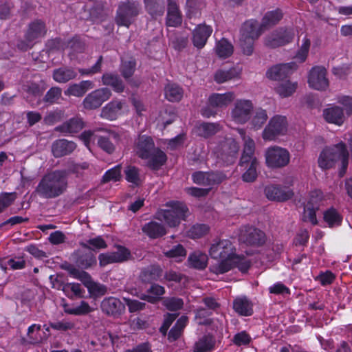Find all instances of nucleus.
<instances>
[{
    "mask_svg": "<svg viewBox=\"0 0 352 352\" xmlns=\"http://www.w3.org/2000/svg\"><path fill=\"white\" fill-rule=\"evenodd\" d=\"M67 187V172L55 170L43 176L35 191L43 199H54L64 194Z\"/></svg>",
    "mask_w": 352,
    "mask_h": 352,
    "instance_id": "1",
    "label": "nucleus"
},
{
    "mask_svg": "<svg viewBox=\"0 0 352 352\" xmlns=\"http://www.w3.org/2000/svg\"><path fill=\"white\" fill-rule=\"evenodd\" d=\"M134 151L143 160H147V166L152 170L160 169L166 162V155L155 147L153 139L147 135H140L135 140Z\"/></svg>",
    "mask_w": 352,
    "mask_h": 352,
    "instance_id": "2",
    "label": "nucleus"
},
{
    "mask_svg": "<svg viewBox=\"0 0 352 352\" xmlns=\"http://www.w3.org/2000/svg\"><path fill=\"white\" fill-rule=\"evenodd\" d=\"M209 253L211 258L219 261L210 266L212 272L217 274H224L232 269L230 260L235 254V248L230 240H220L212 244Z\"/></svg>",
    "mask_w": 352,
    "mask_h": 352,
    "instance_id": "3",
    "label": "nucleus"
},
{
    "mask_svg": "<svg viewBox=\"0 0 352 352\" xmlns=\"http://www.w3.org/2000/svg\"><path fill=\"white\" fill-rule=\"evenodd\" d=\"M348 157L349 153L346 145L341 142L332 147L324 148L321 152L318 158V165L322 169H329L334 165L335 162L340 160L342 167L339 174L340 177H343L348 166Z\"/></svg>",
    "mask_w": 352,
    "mask_h": 352,
    "instance_id": "4",
    "label": "nucleus"
},
{
    "mask_svg": "<svg viewBox=\"0 0 352 352\" xmlns=\"http://www.w3.org/2000/svg\"><path fill=\"white\" fill-rule=\"evenodd\" d=\"M60 267L67 271L73 278L80 280L92 296H102L106 294L107 287L102 284L93 281L90 274L87 272L80 270L76 268L74 265L67 262L63 263Z\"/></svg>",
    "mask_w": 352,
    "mask_h": 352,
    "instance_id": "5",
    "label": "nucleus"
},
{
    "mask_svg": "<svg viewBox=\"0 0 352 352\" xmlns=\"http://www.w3.org/2000/svg\"><path fill=\"white\" fill-rule=\"evenodd\" d=\"M239 146L232 138H224L214 148L213 153L217 162L223 166L233 164L237 157Z\"/></svg>",
    "mask_w": 352,
    "mask_h": 352,
    "instance_id": "6",
    "label": "nucleus"
},
{
    "mask_svg": "<svg viewBox=\"0 0 352 352\" xmlns=\"http://www.w3.org/2000/svg\"><path fill=\"white\" fill-rule=\"evenodd\" d=\"M168 209L159 210L155 216L160 221H164L169 227H176L181 220H184L188 211L187 206L180 202H171L166 204Z\"/></svg>",
    "mask_w": 352,
    "mask_h": 352,
    "instance_id": "7",
    "label": "nucleus"
},
{
    "mask_svg": "<svg viewBox=\"0 0 352 352\" xmlns=\"http://www.w3.org/2000/svg\"><path fill=\"white\" fill-rule=\"evenodd\" d=\"M290 157L289 151L278 146H270L265 151L266 166L272 170L287 166L289 164Z\"/></svg>",
    "mask_w": 352,
    "mask_h": 352,
    "instance_id": "8",
    "label": "nucleus"
},
{
    "mask_svg": "<svg viewBox=\"0 0 352 352\" xmlns=\"http://www.w3.org/2000/svg\"><path fill=\"white\" fill-rule=\"evenodd\" d=\"M80 245L82 248L75 250L69 257V259L75 264L74 266L80 270H87L96 266L97 260L91 247L85 242H80Z\"/></svg>",
    "mask_w": 352,
    "mask_h": 352,
    "instance_id": "9",
    "label": "nucleus"
},
{
    "mask_svg": "<svg viewBox=\"0 0 352 352\" xmlns=\"http://www.w3.org/2000/svg\"><path fill=\"white\" fill-rule=\"evenodd\" d=\"M140 6L136 1L122 2L118 8L116 23L129 28L139 14Z\"/></svg>",
    "mask_w": 352,
    "mask_h": 352,
    "instance_id": "10",
    "label": "nucleus"
},
{
    "mask_svg": "<svg viewBox=\"0 0 352 352\" xmlns=\"http://www.w3.org/2000/svg\"><path fill=\"white\" fill-rule=\"evenodd\" d=\"M287 118L280 115L273 116L264 129L262 137L265 140H274L278 136L284 135L287 131Z\"/></svg>",
    "mask_w": 352,
    "mask_h": 352,
    "instance_id": "11",
    "label": "nucleus"
},
{
    "mask_svg": "<svg viewBox=\"0 0 352 352\" xmlns=\"http://www.w3.org/2000/svg\"><path fill=\"white\" fill-rule=\"evenodd\" d=\"M111 95V91L107 87L95 89L85 96L82 105L86 110L97 109L107 101Z\"/></svg>",
    "mask_w": 352,
    "mask_h": 352,
    "instance_id": "12",
    "label": "nucleus"
},
{
    "mask_svg": "<svg viewBox=\"0 0 352 352\" xmlns=\"http://www.w3.org/2000/svg\"><path fill=\"white\" fill-rule=\"evenodd\" d=\"M253 109L254 105L251 100H236L230 113L232 120L237 124L246 123L250 119Z\"/></svg>",
    "mask_w": 352,
    "mask_h": 352,
    "instance_id": "13",
    "label": "nucleus"
},
{
    "mask_svg": "<svg viewBox=\"0 0 352 352\" xmlns=\"http://www.w3.org/2000/svg\"><path fill=\"white\" fill-rule=\"evenodd\" d=\"M239 240L247 245L258 247L265 243V234L254 227L244 226L240 229Z\"/></svg>",
    "mask_w": 352,
    "mask_h": 352,
    "instance_id": "14",
    "label": "nucleus"
},
{
    "mask_svg": "<svg viewBox=\"0 0 352 352\" xmlns=\"http://www.w3.org/2000/svg\"><path fill=\"white\" fill-rule=\"evenodd\" d=\"M226 179V175L221 171H197L192 175V179L194 183L210 188L212 186L220 184Z\"/></svg>",
    "mask_w": 352,
    "mask_h": 352,
    "instance_id": "15",
    "label": "nucleus"
},
{
    "mask_svg": "<svg viewBox=\"0 0 352 352\" xmlns=\"http://www.w3.org/2000/svg\"><path fill=\"white\" fill-rule=\"evenodd\" d=\"M47 33L45 23L41 19H36L31 22L28 27L25 33V40L23 41V50L25 47H32L35 41L43 37Z\"/></svg>",
    "mask_w": 352,
    "mask_h": 352,
    "instance_id": "16",
    "label": "nucleus"
},
{
    "mask_svg": "<svg viewBox=\"0 0 352 352\" xmlns=\"http://www.w3.org/2000/svg\"><path fill=\"white\" fill-rule=\"evenodd\" d=\"M294 37V32L292 30L280 28L269 34L265 40L266 46L276 48L290 43Z\"/></svg>",
    "mask_w": 352,
    "mask_h": 352,
    "instance_id": "17",
    "label": "nucleus"
},
{
    "mask_svg": "<svg viewBox=\"0 0 352 352\" xmlns=\"http://www.w3.org/2000/svg\"><path fill=\"white\" fill-rule=\"evenodd\" d=\"M264 194L270 201L284 202L292 198L294 192L287 187L278 184H268L264 188Z\"/></svg>",
    "mask_w": 352,
    "mask_h": 352,
    "instance_id": "18",
    "label": "nucleus"
},
{
    "mask_svg": "<svg viewBox=\"0 0 352 352\" xmlns=\"http://www.w3.org/2000/svg\"><path fill=\"white\" fill-rule=\"evenodd\" d=\"M130 256L131 253L128 249L120 246L116 252L99 254V265L100 267H104L111 263L124 262L129 260Z\"/></svg>",
    "mask_w": 352,
    "mask_h": 352,
    "instance_id": "19",
    "label": "nucleus"
},
{
    "mask_svg": "<svg viewBox=\"0 0 352 352\" xmlns=\"http://www.w3.org/2000/svg\"><path fill=\"white\" fill-rule=\"evenodd\" d=\"M327 70L323 67H314L309 72L308 83L316 90H324L329 87V80L326 77Z\"/></svg>",
    "mask_w": 352,
    "mask_h": 352,
    "instance_id": "20",
    "label": "nucleus"
},
{
    "mask_svg": "<svg viewBox=\"0 0 352 352\" xmlns=\"http://www.w3.org/2000/svg\"><path fill=\"white\" fill-rule=\"evenodd\" d=\"M102 311L107 316L118 317L125 311V305L116 297L104 298L100 305Z\"/></svg>",
    "mask_w": 352,
    "mask_h": 352,
    "instance_id": "21",
    "label": "nucleus"
},
{
    "mask_svg": "<svg viewBox=\"0 0 352 352\" xmlns=\"http://www.w3.org/2000/svg\"><path fill=\"white\" fill-rule=\"evenodd\" d=\"M297 69V65L291 62L275 65L267 72V76L274 80H283Z\"/></svg>",
    "mask_w": 352,
    "mask_h": 352,
    "instance_id": "22",
    "label": "nucleus"
},
{
    "mask_svg": "<svg viewBox=\"0 0 352 352\" xmlns=\"http://www.w3.org/2000/svg\"><path fill=\"white\" fill-rule=\"evenodd\" d=\"M125 100L114 99L102 107L100 112V117L109 120H115L122 114L124 107Z\"/></svg>",
    "mask_w": 352,
    "mask_h": 352,
    "instance_id": "23",
    "label": "nucleus"
},
{
    "mask_svg": "<svg viewBox=\"0 0 352 352\" xmlns=\"http://www.w3.org/2000/svg\"><path fill=\"white\" fill-rule=\"evenodd\" d=\"M182 23V14L179 6L174 0H167V14L166 25L168 27L177 28Z\"/></svg>",
    "mask_w": 352,
    "mask_h": 352,
    "instance_id": "24",
    "label": "nucleus"
},
{
    "mask_svg": "<svg viewBox=\"0 0 352 352\" xmlns=\"http://www.w3.org/2000/svg\"><path fill=\"white\" fill-rule=\"evenodd\" d=\"M46 89L45 82L43 80L35 82L33 80H28L23 85V93L28 101H32L35 98L40 97Z\"/></svg>",
    "mask_w": 352,
    "mask_h": 352,
    "instance_id": "25",
    "label": "nucleus"
},
{
    "mask_svg": "<svg viewBox=\"0 0 352 352\" xmlns=\"http://www.w3.org/2000/svg\"><path fill=\"white\" fill-rule=\"evenodd\" d=\"M76 147V144L74 142L64 139L58 140L52 144V152L55 157H61L72 153Z\"/></svg>",
    "mask_w": 352,
    "mask_h": 352,
    "instance_id": "26",
    "label": "nucleus"
},
{
    "mask_svg": "<svg viewBox=\"0 0 352 352\" xmlns=\"http://www.w3.org/2000/svg\"><path fill=\"white\" fill-rule=\"evenodd\" d=\"M212 32L210 26L200 24L193 31L192 43L197 48H202L206 45L208 37Z\"/></svg>",
    "mask_w": 352,
    "mask_h": 352,
    "instance_id": "27",
    "label": "nucleus"
},
{
    "mask_svg": "<svg viewBox=\"0 0 352 352\" xmlns=\"http://www.w3.org/2000/svg\"><path fill=\"white\" fill-rule=\"evenodd\" d=\"M234 92H227L225 94H212L208 98V104L210 107L214 108H224L229 105L234 99Z\"/></svg>",
    "mask_w": 352,
    "mask_h": 352,
    "instance_id": "28",
    "label": "nucleus"
},
{
    "mask_svg": "<svg viewBox=\"0 0 352 352\" xmlns=\"http://www.w3.org/2000/svg\"><path fill=\"white\" fill-rule=\"evenodd\" d=\"M101 80L104 85L111 87L116 93H122L125 89L124 81L120 76L116 73H104L102 76Z\"/></svg>",
    "mask_w": 352,
    "mask_h": 352,
    "instance_id": "29",
    "label": "nucleus"
},
{
    "mask_svg": "<svg viewBox=\"0 0 352 352\" xmlns=\"http://www.w3.org/2000/svg\"><path fill=\"white\" fill-rule=\"evenodd\" d=\"M144 8L152 19L163 16L165 12V0H143Z\"/></svg>",
    "mask_w": 352,
    "mask_h": 352,
    "instance_id": "30",
    "label": "nucleus"
},
{
    "mask_svg": "<svg viewBox=\"0 0 352 352\" xmlns=\"http://www.w3.org/2000/svg\"><path fill=\"white\" fill-rule=\"evenodd\" d=\"M94 87V84L91 80H82L79 83H74L70 85L68 88L65 91L66 96L82 97L85 94Z\"/></svg>",
    "mask_w": 352,
    "mask_h": 352,
    "instance_id": "31",
    "label": "nucleus"
},
{
    "mask_svg": "<svg viewBox=\"0 0 352 352\" xmlns=\"http://www.w3.org/2000/svg\"><path fill=\"white\" fill-rule=\"evenodd\" d=\"M325 120L329 123L341 125L344 122V116L342 108L334 106L326 109L323 111Z\"/></svg>",
    "mask_w": 352,
    "mask_h": 352,
    "instance_id": "32",
    "label": "nucleus"
},
{
    "mask_svg": "<svg viewBox=\"0 0 352 352\" xmlns=\"http://www.w3.org/2000/svg\"><path fill=\"white\" fill-rule=\"evenodd\" d=\"M84 127V122L82 118L75 117L69 119L60 126L56 127V131L65 133H75L80 131Z\"/></svg>",
    "mask_w": 352,
    "mask_h": 352,
    "instance_id": "33",
    "label": "nucleus"
},
{
    "mask_svg": "<svg viewBox=\"0 0 352 352\" xmlns=\"http://www.w3.org/2000/svg\"><path fill=\"white\" fill-rule=\"evenodd\" d=\"M162 275V270L158 265H150L144 268L140 274V279L143 283H151L157 280Z\"/></svg>",
    "mask_w": 352,
    "mask_h": 352,
    "instance_id": "34",
    "label": "nucleus"
},
{
    "mask_svg": "<svg viewBox=\"0 0 352 352\" xmlns=\"http://www.w3.org/2000/svg\"><path fill=\"white\" fill-rule=\"evenodd\" d=\"M264 30V28H261V25L258 27L256 21L250 20L243 23L241 30V34L248 38L257 39Z\"/></svg>",
    "mask_w": 352,
    "mask_h": 352,
    "instance_id": "35",
    "label": "nucleus"
},
{
    "mask_svg": "<svg viewBox=\"0 0 352 352\" xmlns=\"http://www.w3.org/2000/svg\"><path fill=\"white\" fill-rule=\"evenodd\" d=\"M142 232L151 239H157L166 234V228L161 223L150 221L142 226Z\"/></svg>",
    "mask_w": 352,
    "mask_h": 352,
    "instance_id": "36",
    "label": "nucleus"
},
{
    "mask_svg": "<svg viewBox=\"0 0 352 352\" xmlns=\"http://www.w3.org/2000/svg\"><path fill=\"white\" fill-rule=\"evenodd\" d=\"M197 134L204 138H208L221 131V127L218 123L202 122L196 126Z\"/></svg>",
    "mask_w": 352,
    "mask_h": 352,
    "instance_id": "37",
    "label": "nucleus"
},
{
    "mask_svg": "<svg viewBox=\"0 0 352 352\" xmlns=\"http://www.w3.org/2000/svg\"><path fill=\"white\" fill-rule=\"evenodd\" d=\"M77 76L76 72L69 67H60L53 72V79L58 83H65L74 79Z\"/></svg>",
    "mask_w": 352,
    "mask_h": 352,
    "instance_id": "38",
    "label": "nucleus"
},
{
    "mask_svg": "<svg viewBox=\"0 0 352 352\" xmlns=\"http://www.w3.org/2000/svg\"><path fill=\"white\" fill-rule=\"evenodd\" d=\"M240 73V70L236 67L229 69H219L215 72L214 79L217 83L221 84L239 78Z\"/></svg>",
    "mask_w": 352,
    "mask_h": 352,
    "instance_id": "39",
    "label": "nucleus"
},
{
    "mask_svg": "<svg viewBox=\"0 0 352 352\" xmlns=\"http://www.w3.org/2000/svg\"><path fill=\"white\" fill-rule=\"evenodd\" d=\"M8 266L12 270H21L22 269V257L16 258H10L6 261L5 258H0V280H3L6 278V270Z\"/></svg>",
    "mask_w": 352,
    "mask_h": 352,
    "instance_id": "40",
    "label": "nucleus"
},
{
    "mask_svg": "<svg viewBox=\"0 0 352 352\" xmlns=\"http://www.w3.org/2000/svg\"><path fill=\"white\" fill-rule=\"evenodd\" d=\"M188 262L192 268L204 270L207 266L208 256L201 252H195L189 255Z\"/></svg>",
    "mask_w": 352,
    "mask_h": 352,
    "instance_id": "41",
    "label": "nucleus"
},
{
    "mask_svg": "<svg viewBox=\"0 0 352 352\" xmlns=\"http://www.w3.org/2000/svg\"><path fill=\"white\" fill-rule=\"evenodd\" d=\"M233 308L236 312L242 316L252 314V306L246 298H238L234 300Z\"/></svg>",
    "mask_w": 352,
    "mask_h": 352,
    "instance_id": "42",
    "label": "nucleus"
},
{
    "mask_svg": "<svg viewBox=\"0 0 352 352\" xmlns=\"http://www.w3.org/2000/svg\"><path fill=\"white\" fill-rule=\"evenodd\" d=\"M283 18L282 12L277 9L274 11L267 12L262 19L261 28L266 29L276 25Z\"/></svg>",
    "mask_w": 352,
    "mask_h": 352,
    "instance_id": "43",
    "label": "nucleus"
},
{
    "mask_svg": "<svg viewBox=\"0 0 352 352\" xmlns=\"http://www.w3.org/2000/svg\"><path fill=\"white\" fill-rule=\"evenodd\" d=\"M188 322V318L186 316H182L179 318L173 327L170 330L168 334V339L170 342L177 340L182 335L184 327Z\"/></svg>",
    "mask_w": 352,
    "mask_h": 352,
    "instance_id": "44",
    "label": "nucleus"
},
{
    "mask_svg": "<svg viewBox=\"0 0 352 352\" xmlns=\"http://www.w3.org/2000/svg\"><path fill=\"white\" fill-rule=\"evenodd\" d=\"M214 345V341L212 336H204L195 342L193 347L194 352H209Z\"/></svg>",
    "mask_w": 352,
    "mask_h": 352,
    "instance_id": "45",
    "label": "nucleus"
},
{
    "mask_svg": "<svg viewBox=\"0 0 352 352\" xmlns=\"http://www.w3.org/2000/svg\"><path fill=\"white\" fill-rule=\"evenodd\" d=\"M268 119L266 110L262 108H256L251 120V125L255 129H260Z\"/></svg>",
    "mask_w": 352,
    "mask_h": 352,
    "instance_id": "46",
    "label": "nucleus"
},
{
    "mask_svg": "<svg viewBox=\"0 0 352 352\" xmlns=\"http://www.w3.org/2000/svg\"><path fill=\"white\" fill-rule=\"evenodd\" d=\"M164 91L166 98L170 102H178L183 97V90L177 85L168 84Z\"/></svg>",
    "mask_w": 352,
    "mask_h": 352,
    "instance_id": "47",
    "label": "nucleus"
},
{
    "mask_svg": "<svg viewBox=\"0 0 352 352\" xmlns=\"http://www.w3.org/2000/svg\"><path fill=\"white\" fill-rule=\"evenodd\" d=\"M297 88L296 82L289 80L282 81L276 87V91L283 98L290 96Z\"/></svg>",
    "mask_w": 352,
    "mask_h": 352,
    "instance_id": "48",
    "label": "nucleus"
},
{
    "mask_svg": "<svg viewBox=\"0 0 352 352\" xmlns=\"http://www.w3.org/2000/svg\"><path fill=\"white\" fill-rule=\"evenodd\" d=\"M324 220L329 227H333L341 224L342 217L335 208H331L324 212Z\"/></svg>",
    "mask_w": 352,
    "mask_h": 352,
    "instance_id": "49",
    "label": "nucleus"
},
{
    "mask_svg": "<svg viewBox=\"0 0 352 352\" xmlns=\"http://www.w3.org/2000/svg\"><path fill=\"white\" fill-rule=\"evenodd\" d=\"M216 52L221 58H227L233 53V46L226 39L220 40L216 46Z\"/></svg>",
    "mask_w": 352,
    "mask_h": 352,
    "instance_id": "50",
    "label": "nucleus"
},
{
    "mask_svg": "<svg viewBox=\"0 0 352 352\" xmlns=\"http://www.w3.org/2000/svg\"><path fill=\"white\" fill-rule=\"evenodd\" d=\"M136 68L134 60H122L120 66V72L125 80H128L133 75Z\"/></svg>",
    "mask_w": 352,
    "mask_h": 352,
    "instance_id": "51",
    "label": "nucleus"
},
{
    "mask_svg": "<svg viewBox=\"0 0 352 352\" xmlns=\"http://www.w3.org/2000/svg\"><path fill=\"white\" fill-rule=\"evenodd\" d=\"M62 96V89L58 87L50 88L45 94L43 101L47 104L57 103Z\"/></svg>",
    "mask_w": 352,
    "mask_h": 352,
    "instance_id": "52",
    "label": "nucleus"
},
{
    "mask_svg": "<svg viewBox=\"0 0 352 352\" xmlns=\"http://www.w3.org/2000/svg\"><path fill=\"white\" fill-rule=\"evenodd\" d=\"M170 42L173 48L179 51L185 48L187 45L188 38L179 33H174L170 37Z\"/></svg>",
    "mask_w": 352,
    "mask_h": 352,
    "instance_id": "53",
    "label": "nucleus"
},
{
    "mask_svg": "<svg viewBox=\"0 0 352 352\" xmlns=\"http://www.w3.org/2000/svg\"><path fill=\"white\" fill-rule=\"evenodd\" d=\"M163 305L167 309L175 311L182 308L184 301L179 298L168 297L163 299Z\"/></svg>",
    "mask_w": 352,
    "mask_h": 352,
    "instance_id": "54",
    "label": "nucleus"
},
{
    "mask_svg": "<svg viewBox=\"0 0 352 352\" xmlns=\"http://www.w3.org/2000/svg\"><path fill=\"white\" fill-rule=\"evenodd\" d=\"M230 263H232V268L236 267L243 273L246 272L250 267V262L249 260L243 257H241L236 254L230 260Z\"/></svg>",
    "mask_w": 352,
    "mask_h": 352,
    "instance_id": "55",
    "label": "nucleus"
},
{
    "mask_svg": "<svg viewBox=\"0 0 352 352\" xmlns=\"http://www.w3.org/2000/svg\"><path fill=\"white\" fill-rule=\"evenodd\" d=\"M239 133L244 140V147L243 154L254 155L255 144L254 142L250 138L245 136V131L242 129H238Z\"/></svg>",
    "mask_w": 352,
    "mask_h": 352,
    "instance_id": "56",
    "label": "nucleus"
},
{
    "mask_svg": "<svg viewBox=\"0 0 352 352\" xmlns=\"http://www.w3.org/2000/svg\"><path fill=\"white\" fill-rule=\"evenodd\" d=\"M126 179L132 184L138 186L140 182L139 170L135 166H127L124 170Z\"/></svg>",
    "mask_w": 352,
    "mask_h": 352,
    "instance_id": "57",
    "label": "nucleus"
},
{
    "mask_svg": "<svg viewBox=\"0 0 352 352\" xmlns=\"http://www.w3.org/2000/svg\"><path fill=\"white\" fill-rule=\"evenodd\" d=\"M322 192L320 190H316L311 191L309 194V200L305 206L318 210L320 207V202L322 201Z\"/></svg>",
    "mask_w": 352,
    "mask_h": 352,
    "instance_id": "58",
    "label": "nucleus"
},
{
    "mask_svg": "<svg viewBox=\"0 0 352 352\" xmlns=\"http://www.w3.org/2000/svg\"><path fill=\"white\" fill-rule=\"evenodd\" d=\"M91 311L92 309L90 307L89 304L85 301H82L80 305L74 308L68 309L65 311L69 314L80 316L89 314Z\"/></svg>",
    "mask_w": 352,
    "mask_h": 352,
    "instance_id": "59",
    "label": "nucleus"
},
{
    "mask_svg": "<svg viewBox=\"0 0 352 352\" xmlns=\"http://www.w3.org/2000/svg\"><path fill=\"white\" fill-rule=\"evenodd\" d=\"M67 47L73 53H82L85 50V43L79 37L75 36L67 43Z\"/></svg>",
    "mask_w": 352,
    "mask_h": 352,
    "instance_id": "60",
    "label": "nucleus"
},
{
    "mask_svg": "<svg viewBox=\"0 0 352 352\" xmlns=\"http://www.w3.org/2000/svg\"><path fill=\"white\" fill-rule=\"evenodd\" d=\"M258 165H250V166L244 168L245 171L241 176L242 180L248 183L254 182L258 176Z\"/></svg>",
    "mask_w": 352,
    "mask_h": 352,
    "instance_id": "61",
    "label": "nucleus"
},
{
    "mask_svg": "<svg viewBox=\"0 0 352 352\" xmlns=\"http://www.w3.org/2000/svg\"><path fill=\"white\" fill-rule=\"evenodd\" d=\"M16 199L14 192H2L0 194V213L10 206Z\"/></svg>",
    "mask_w": 352,
    "mask_h": 352,
    "instance_id": "62",
    "label": "nucleus"
},
{
    "mask_svg": "<svg viewBox=\"0 0 352 352\" xmlns=\"http://www.w3.org/2000/svg\"><path fill=\"white\" fill-rule=\"evenodd\" d=\"M89 168V164L87 162H84L82 164H74L69 163L68 164L67 170H65L67 172V175L69 173L76 174V177H80L83 175V171Z\"/></svg>",
    "mask_w": 352,
    "mask_h": 352,
    "instance_id": "63",
    "label": "nucleus"
},
{
    "mask_svg": "<svg viewBox=\"0 0 352 352\" xmlns=\"http://www.w3.org/2000/svg\"><path fill=\"white\" fill-rule=\"evenodd\" d=\"M98 146L108 154H111L115 151L114 144L109 140V138L99 136L97 142Z\"/></svg>",
    "mask_w": 352,
    "mask_h": 352,
    "instance_id": "64",
    "label": "nucleus"
}]
</instances>
